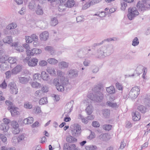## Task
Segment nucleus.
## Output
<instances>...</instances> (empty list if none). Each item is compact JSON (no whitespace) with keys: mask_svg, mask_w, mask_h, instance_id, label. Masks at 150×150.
<instances>
[{"mask_svg":"<svg viewBox=\"0 0 150 150\" xmlns=\"http://www.w3.org/2000/svg\"><path fill=\"white\" fill-rule=\"evenodd\" d=\"M97 91L94 94H91L88 98L92 100L97 102H101L103 98V92L104 90L102 86L99 85L96 88Z\"/></svg>","mask_w":150,"mask_h":150,"instance_id":"obj_1","label":"nucleus"},{"mask_svg":"<svg viewBox=\"0 0 150 150\" xmlns=\"http://www.w3.org/2000/svg\"><path fill=\"white\" fill-rule=\"evenodd\" d=\"M60 81L59 79L54 78L53 80V83L59 91L62 92L64 91L65 86L69 83L68 80L63 77L60 78Z\"/></svg>","mask_w":150,"mask_h":150,"instance_id":"obj_2","label":"nucleus"},{"mask_svg":"<svg viewBox=\"0 0 150 150\" xmlns=\"http://www.w3.org/2000/svg\"><path fill=\"white\" fill-rule=\"evenodd\" d=\"M127 17L130 20H133L135 17L139 14V13L135 7L129 8L128 9Z\"/></svg>","mask_w":150,"mask_h":150,"instance_id":"obj_3","label":"nucleus"},{"mask_svg":"<svg viewBox=\"0 0 150 150\" xmlns=\"http://www.w3.org/2000/svg\"><path fill=\"white\" fill-rule=\"evenodd\" d=\"M140 90L137 86H135L132 88L129 94V96L132 98H135L139 94Z\"/></svg>","mask_w":150,"mask_h":150,"instance_id":"obj_4","label":"nucleus"},{"mask_svg":"<svg viewBox=\"0 0 150 150\" xmlns=\"http://www.w3.org/2000/svg\"><path fill=\"white\" fill-rule=\"evenodd\" d=\"M9 91L11 94L16 95L18 93V89L16 83L13 81L11 82L8 84Z\"/></svg>","mask_w":150,"mask_h":150,"instance_id":"obj_5","label":"nucleus"},{"mask_svg":"<svg viewBox=\"0 0 150 150\" xmlns=\"http://www.w3.org/2000/svg\"><path fill=\"white\" fill-rule=\"evenodd\" d=\"M5 103L6 105L8 106V109L11 110L10 112L12 115H15L18 114V112L16 110L17 108H14L12 102L8 100H6Z\"/></svg>","mask_w":150,"mask_h":150,"instance_id":"obj_6","label":"nucleus"},{"mask_svg":"<svg viewBox=\"0 0 150 150\" xmlns=\"http://www.w3.org/2000/svg\"><path fill=\"white\" fill-rule=\"evenodd\" d=\"M81 127L79 124H74V128L71 130L72 134L75 136H78L81 133Z\"/></svg>","mask_w":150,"mask_h":150,"instance_id":"obj_7","label":"nucleus"},{"mask_svg":"<svg viewBox=\"0 0 150 150\" xmlns=\"http://www.w3.org/2000/svg\"><path fill=\"white\" fill-rule=\"evenodd\" d=\"M82 52L83 54V57L86 58L91 57L93 54L89 47H86L82 48Z\"/></svg>","mask_w":150,"mask_h":150,"instance_id":"obj_8","label":"nucleus"},{"mask_svg":"<svg viewBox=\"0 0 150 150\" xmlns=\"http://www.w3.org/2000/svg\"><path fill=\"white\" fill-rule=\"evenodd\" d=\"M3 123H2L1 125V129L4 132H6L9 129V124L10 120L7 118H4L3 119Z\"/></svg>","mask_w":150,"mask_h":150,"instance_id":"obj_9","label":"nucleus"},{"mask_svg":"<svg viewBox=\"0 0 150 150\" xmlns=\"http://www.w3.org/2000/svg\"><path fill=\"white\" fill-rule=\"evenodd\" d=\"M104 48L103 46L99 48L97 51L96 54V57L98 58H103L107 56L106 54Z\"/></svg>","mask_w":150,"mask_h":150,"instance_id":"obj_10","label":"nucleus"},{"mask_svg":"<svg viewBox=\"0 0 150 150\" xmlns=\"http://www.w3.org/2000/svg\"><path fill=\"white\" fill-rule=\"evenodd\" d=\"M103 47L105 52V54L107 56L110 55L114 51V47L112 45L109 44Z\"/></svg>","mask_w":150,"mask_h":150,"instance_id":"obj_11","label":"nucleus"},{"mask_svg":"<svg viewBox=\"0 0 150 150\" xmlns=\"http://www.w3.org/2000/svg\"><path fill=\"white\" fill-rule=\"evenodd\" d=\"M40 76L43 80L47 82L49 84H51L52 83L51 81H49L50 77L49 74L45 71H43L41 72Z\"/></svg>","mask_w":150,"mask_h":150,"instance_id":"obj_12","label":"nucleus"},{"mask_svg":"<svg viewBox=\"0 0 150 150\" xmlns=\"http://www.w3.org/2000/svg\"><path fill=\"white\" fill-rule=\"evenodd\" d=\"M102 0H90L89 1L85 4L83 6V8L84 9H86L89 7L91 6H92L99 3Z\"/></svg>","mask_w":150,"mask_h":150,"instance_id":"obj_13","label":"nucleus"},{"mask_svg":"<svg viewBox=\"0 0 150 150\" xmlns=\"http://www.w3.org/2000/svg\"><path fill=\"white\" fill-rule=\"evenodd\" d=\"M88 100H87V101L85 100L84 101V103L87 105V103L88 102ZM88 105L86 109V111L88 115H90L93 111V108L91 104H88Z\"/></svg>","mask_w":150,"mask_h":150,"instance_id":"obj_14","label":"nucleus"},{"mask_svg":"<svg viewBox=\"0 0 150 150\" xmlns=\"http://www.w3.org/2000/svg\"><path fill=\"white\" fill-rule=\"evenodd\" d=\"M38 61V59L35 58H32L29 59L28 61V64L30 67H34L37 65Z\"/></svg>","mask_w":150,"mask_h":150,"instance_id":"obj_15","label":"nucleus"},{"mask_svg":"<svg viewBox=\"0 0 150 150\" xmlns=\"http://www.w3.org/2000/svg\"><path fill=\"white\" fill-rule=\"evenodd\" d=\"M76 146L74 144H69V143H66L64 144L63 148L64 150H73L76 148Z\"/></svg>","mask_w":150,"mask_h":150,"instance_id":"obj_16","label":"nucleus"},{"mask_svg":"<svg viewBox=\"0 0 150 150\" xmlns=\"http://www.w3.org/2000/svg\"><path fill=\"white\" fill-rule=\"evenodd\" d=\"M18 45V42H15L12 44V46L15 47V49L19 52L23 51L24 49L23 47L21 46Z\"/></svg>","mask_w":150,"mask_h":150,"instance_id":"obj_17","label":"nucleus"},{"mask_svg":"<svg viewBox=\"0 0 150 150\" xmlns=\"http://www.w3.org/2000/svg\"><path fill=\"white\" fill-rule=\"evenodd\" d=\"M49 36L48 33L46 31L41 33L40 35V38L41 40L45 41L47 40Z\"/></svg>","mask_w":150,"mask_h":150,"instance_id":"obj_18","label":"nucleus"},{"mask_svg":"<svg viewBox=\"0 0 150 150\" xmlns=\"http://www.w3.org/2000/svg\"><path fill=\"white\" fill-rule=\"evenodd\" d=\"M69 63L64 61L59 62L58 64L59 68L62 69L67 68L69 67Z\"/></svg>","mask_w":150,"mask_h":150,"instance_id":"obj_19","label":"nucleus"},{"mask_svg":"<svg viewBox=\"0 0 150 150\" xmlns=\"http://www.w3.org/2000/svg\"><path fill=\"white\" fill-rule=\"evenodd\" d=\"M21 66L19 65H17L11 70V74L15 75L16 74L21 71Z\"/></svg>","mask_w":150,"mask_h":150,"instance_id":"obj_20","label":"nucleus"},{"mask_svg":"<svg viewBox=\"0 0 150 150\" xmlns=\"http://www.w3.org/2000/svg\"><path fill=\"white\" fill-rule=\"evenodd\" d=\"M69 76L72 78H74L78 76V72L75 69H71L68 72Z\"/></svg>","mask_w":150,"mask_h":150,"instance_id":"obj_21","label":"nucleus"},{"mask_svg":"<svg viewBox=\"0 0 150 150\" xmlns=\"http://www.w3.org/2000/svg\"><path fill=\"white\" fill-rule=\"evenodd\" d=\"M73 104L71 102L67 104L65 107V113H69L72 110Z\"/></svg>","mask_w":150,"mask_h":150,"instance_id":"obj_22","label":"nucleus"},{"mask_svg":"<svg viewBox=\"0 0 150 150\" xmlns=\"http://www.w3.org/2000/svg\"><path fill=\"white\" fill-rule=\"evenodd\" d=\"M144 2L141 3L139 2L137 5V8L141 11H144L147 9V7L146 6Z\"/></svg>","mask_w":150,"mask_h":150,"instance_id":"obj_23","label":"nucleus"},{"mask_svg":"<svg viewBox=\"0 0 150 150\" xmlns=\"http://www.w3.org/2000/svg\"><path fill=\"white\" fill-rule=\"evenodd\" d=\"M59 6L58 7V10L60 12L64 11L65 8L67 7L66 4H64V1L63 0H60Z\"/></svg>","mask_w":150,"mask_h":150,"instance_id":"obj_24","label":"nucleus"},{"mask_svg":"<svg viewBox=\"0 0 150 150\" xmlns=\"http://www.w3.org/2000/svg\"><path fill=\"white\" fill-rule=\"evenodd\" d=\"M132 115L133 120L134 121L139 120L141 118L140 114L138 112H133Z\"/></svg>","mask_w":150,"mask_h":150,"instance_id":"obj_25","label":"nucleus"},{"mask_svg":"<svg viewBox=\"0 0 150 150\" xmlns=\"http://www.w3.org/2000/svg\"><path fill=\"white\" fill-rule=\"evenodd\" d=\"M46 71L52 76H56V72L54 69L53 67H49L46 69Z\"/></svg>","mask_w":150,"mask_h":150,"instance_id":"obj_26","label":"nucleus"},{"mask_svg":"<svg viewBox=\"0 0 150 150\" xmlns=\"http://www.w3.org/2000/svg\"><path fill=\"white\" fill-rule=\"evenodd\" d=\"M99 138L103 141H107L109 139V135L107 133H104L100 135L99 136Z\"/></svg>","mask_w":150,"mask_h":150,"instance_id":"obj_27","label":"nucleus"},{"mask_svg":"<svg viewBox=\"0 0 150 150\" xmlns=\"http://www.w3.org/2000/svg\"><path fill=\"white\" fill-rule=\"evenodd\" d=\"M1 70L2 71H4L7 70L9 68V65L8 63H1L0 65Z\"/></svg>","mask_w":150,"mask_h":150,"instance_id":"obj_28","label":"nucleus"},{"mask_svg":"<svg viewBox=\"0 0 150 150\" xmlns=\"http://www.w3.org/2000/svg\"><path fill=\"white\" fill-rule=\"evenodd\" d=\"M34 121L33 118L32 117H29L25 119L23 121V123L25 124H30Z\"/></svg>","mask_w":150,"mask_h":150,"instance_id":"obj_29","label":"nucleus"},{"mask_svg":"<svg viewBox=\"0 0 150 150\" xmlns=\"http://www.w3.org/2000/svg\"><path fill=\"white\" fill-rule=\"evenodd\" d=\"M3 42L4 43L10 44L13 41L12 37L11 36H7L3 39Z\"/></svg>","mask_w":150,"mask_h":150,"instance_id":"obj_30","label":"nucleus"},{"mask_svg":"<svg viewBox=\"0 0 150 150\" xmlns=\"http://www.w3.org/2000/svg\"><path fill=\"white\" fill-rule=\"evenodd\" d=\"M48 62L51 64L55 65L58 62V61L54 58H50L47 60Z\"/></svg>","mask_w":150,"mask_h":150,"instance_id":"obj_31","label":"nucleus"},{"mask_svg":"<svg viewBox=\"0 0 150 150\" xmlns=\"http://www.w3.org/2000/svg\"><path fill=\"white\" fill-rule=\"evenodd\" d=\"M58 23L57 19L56 17H52L51 18L50 24L52 26L56 25Z\"/></svg>","mask_w":150,"mask_h":150,"instance_id":"obj_32","label":"nucleus"},{"mask_svg":"<svg viewBox=\"0 0 150 150\" xmlns=\"http://www.w3.org/2000/svg\"><path fill=\"white\" fill-rule=\"evenodd\" d=\"M66 141L69 143L74 142L77 141V139L71 135H68L66 137Z\"/></svg>","mask_w":150,"mask_h":150,"instance_id":"obj_33","label":"nucleus"},{"mask_svg":"<svg viewBox=\"0 0 150 150\" xmlns=\"http://www.w3.org/2000/svg\"><path fill=\"white\" fill-rule=\"evenodd\" d=\"M75 4L74 0H67L65 4L67 7L71 8L74 6Z\"/></svg>","mask_w":150,"mask_h":150,"instance_id":"obj_34","label":"nucleus"},{"mask_svg":"<svg viewBox=\"0 0 150 150\" xmlns=\"http://www.w3.org/2000/svg\"><path fill=\"white\" fill-rule=\"evenodd\" d=\"M19 81L22 83H27L29 80L28 78L25 77H20L18 78Z\"/></svg>","mask_w":150,"mask_h":150,"instance_id":"obj_35","label":"nucleus"},{"mask_svg":"<svg viewBox=\"0 0 150 150\" xmlns=\"http://www.w3.org/2000/svg\"><path fill=\"white\" fill-rule=\"evenodd\" d=\"M144 67L143 66L141 65H139L137 67L136 69V71L137 72V74L138 75H139L144 70Z\"/></svg>","mask_w":150,"mask_h":150,"instance_id":"obj_36","label":"nucleus"},{"mask_svg":"<svg viewBox=\"0 0 150 150\" xmlns=\"http://www.w3.org/2000/svg\"><path fill=\"white\" fill-rule=\"evenodd\" d=\"M36 12L38 15H42L43 13V11L42 8L39 5H38L37 6Z\"/></svg>","mask_w":150,"mask_h":150,"instance_id":"obj_37","label":"nucleus"},{"mask_svg":"<svg viewBox=\"0 0 150 150\" xmlns=\"http://www.w3.org/2000/svg\"><path fill=\"white\" fill-rule=\"evenodd\" d=\"M103 115L105 118L108 117L110 115V110L108 109L103 110L102 111Z\"/></svg>","mask_w":150,"mask_h":150,"instance_id":"obj_38","label":"nucleus"},{"mask_svg":"<svg viewBox=\"0 0 150 150\" xmlns=\"http://www.w3.org/2000/svg\"><path fill=\"white\" fill-rule=\"evenodd\" d=\"M107 92L110 94L114 93L115 92V89L113 86H110L106 88Z\"/></svg>","mask_w":150,"mask_h":150,"instance_id":"obj_39","label":"nucleus"},{"mask_svg":"<svg viewBox=\"0 0 150 150\" xmlns=\"http://www.w3.org/2000/svg\"><path fill=\"white\" fill-rule=\"evenodd\" d=\"M45 50L50 52L51 55L55 53V50L51 46H47L45 48Z\"/></svg>","mask_w":150,"mask_h":150,"instance_id":"obj_40","label":"nucleus"},{"mask_svg":"<svg viewBox=\"0 0 150 150\" xmlns=\"http://www.w3.org/2000/svg\"><path fill=\"white\" fill-rule=\"evenodd\" d=\"M30 85L32 87L34 88H38L41 86V84L37 82H33L31 83Z\"/></svg>","mask_w":150,"mask_h":150,"instance_id":"obj_41","label":"nucleus"},{"mask_svg":"<svg viewBox=\"0 0 150 150\" xmlns=\"http://www.w3.org/2000/svg\"><path fill=\"white\" fill-rule=\"evenodd\" d=\"M43 94V91L41 90H39L35 92V95L36 97L40 98L42 96Z\"/></svg>","mask_w":150,"mask_h":150,"instance_id":"obj_42","label":"nucleus"},{"mask_svg":"<svg viewBox=\"0 0 150 150\" xmlns=\"http://www.w3.org/2000/svg\"><path fill=\"white\" fill-rule=\"evenodd\" d=\"M32 50L33 56L35 54H39L42 52L41 50L40 49L34 48L32 49Z\"/></svg>","mask_w":150,"mask_h":150,"instance_id":"obj_43","label":"nucleus"},{"mask_svg":"<svg viewBox=\"0 0 150 150\" xmlns=\"http://www.w3.org/2000/svg\"><path fill=\"white\" fill-rule=\"evenodd\" d=\"M24 107L26 109H31L33 108V105L31 103L26 101L24 103Z\"/></svg>","mask_w":150,"mask_h":150,"instance_id":"obj_44","label":"nucleus"},{"mask_svg":"<svg viewBox=\"0 0 150 150\" xmlns=\"http://www.w3.org/2000/svg\"><path fill=\"white\" fill-rule=\"evenodd\" d=\"M57 75L58 76L60 77V78H62L63 77L65 79H67L64 76V73L62 71L58 70L57 71Z\"/></svg>","mask_w":150,"mask_h":150,"instance_id":"obj_45","label":"nucleus"},{"mask_svg":"<svg viewBox=\"0 0 150 150\" xmlns=\"http://www.w3.org/2000/svg\"><path fill=\"white\" fill-rule=\"evenodd\" d=\"M17 26V25L16 23H12L11 24L8 25L6 26V28L8 29H12L16 28Z\"/></svg>","mask_w":150,"mask_h":150,"instance_id":"obj_46","label":"nucleus"},{"mask_svg":"<svg viewBox=\"0 0 150 150\" xmlns=\"http://www.w3.org/2000/svg\"><path fill=\"white\" fill-rule=\"evenodd\" d=\"M107 105L112 108H117L118 107V105L116 103H112L109 101L107 102Z\"/></svg>","mask_w":150,"mask_h":150,"instance_id":"obj_47","label":"nucleus"},{"mask_svg":"<svg viewBox=\"0 0 150 150\" xmlns=\"http://www.w3.org/2000/svg\"><path fill=\"white\" fill-rule=\"evenodd\" d=\"M17 61V59L15 57H10L8 58V62L11 64L15 63Z\"/></svg>","mask_w":150,"mask_h":150,"instance_id":"obj_48","label":"nucleus"},{"mask_svg":"<svg viewBox=\"0 0 150 150\" xmlns=\"http://www.w3.org/2000/svg\"><path fill=\"white\" fill-rule=\"evenodd\" d=\"M121 9L122 10L124 11L127 6V3L123 0L121 1Z\"/></svg>","mask_w":150,"mask_h":150,"instance_id":"obj_49","label":"nucleus"},{"mask_svg":"<svg viewBox=\"0 0 150 150\" xmlns=\"http://www.w3.org/2000/svg\"><path fill=\"white\" fill-rule=\"evenodd\" d=\"M137 109L142 113H144L146 112V108L144 106L140 105L138 107Z\"/></svg>","mask_w":150,"mask_h":150,"instance_id":"obj_50","label":"nucleus"},{"mask_svg":"<svg viewBox=\"0 0 150 150\" xmlns=\"http://www.w3.org/2000/svg\"><path fill=\"white\" fill-rule=\"evenodd\" d=\"M85 149L86 150H95L97 149L96 146L88 145L86 146Z\"/></svg>","mask_w":150,"mask_h":150,"instance_id":"obj_51","label":"nucleus"},{"mask_svg":"<svg viewBox=\"0 0 150 150\" xmlns=\"http://www.w3.org/2000/svg\"><path fill=\"white\" fill-rule=\"evenodd\" d=\"M47 102V99L46 98H41L39 101V103L40 105H42L46 104Z\"/></svg>","mask_w":150,"mask_h":150,"instance_id":"obj_52","label":"nucleus"},{"mask_svg":"<svg viewBox=\"0 0 150 150\" xmlns=\"http://www.w3.org/2000/svg\"><path fill=\"white\" fill-rule=\"evenodd\" d=\"M19 142L24 141L26 137L24 134H22L19 135L18 137Z\"/></svg>","mask_w":150,"mask_h":150,"instance_id":"obj_53","label":"nucleus"},{"mask_svg":"<svg viewBox=\"0 0 150 150\" xmlns=\"http://www.w3.org/2000/svg\"><path fill=\"white\" fill-rule=\"evenodd\" d=\"M78 118L79 119H81L82 121V122L85 124H87L88 122V121L83 116L79 114L78 116Z\"/></svg>","mask_w":150,"mask_h":150,"instance_id":"obj_54","label":"nucleus"},{"mask_svg":"<svg viewBox=\"0 0 150 150\" xmlns=\"http://www.w3.org/2000/svg\"><path fill=\"white\" fill-rule=\"evenodd\" d=\"M8 60V58L6 56H3L1 57L0 59V62L1 63H7L6 62L7 60Z\"/></svg>","mask_w":150,"mask_h":150,"instance_id":"obj_55","label":"nucleus"},{"mask_svg":"<svg viewBox=\"0 0 150 150\" xmlns=\"http://www.w3.org/2000/svg\"><path fill=\"white\" fill-rule=\"evenodd\" d=\"M139 44V40L137 38L135 37L132 41V45L134 46L137 45Z\"/></svg>","mask_w":150,"mask_h":150,"instance_id":"obj_56","label":"nucleus"},{"mask_svg":"<svg viewBox=\"0 0 150 150\" xmlns=\"http://www.w3.org/2000/svg\"><path fill=\"white\" fill-rule=\"evenodd\" d=\"M20 132L19 126L13 128V133L14 134H16L19 133Z\"/></svg>","mask_w":150,"mask_h":150,"instance_id":"obj_57","label":"nucleus"},{"mask_svg":"<svg viewBox=\"0 0 150 150\" xmlns=\"http://www.w3.org/2000/svg\"><path fill=\"white\" fill-rule=\"evenodd\" d=\"M112 127L111 125H104L103 126V129L109 131L110 130Z\"/></svg>","mask_w":150,"mask_h":150,"instance_id":"obj_58","label":"nucleus"},{"mask_svg":"<svg viewBox=\"0 0 150 150\" xmlns=\"http://www.w3.org/2000/svg\"><path fill=\"white\" fill-rule=\"evenodd\" d=\"M47 64V62L44 60L40 61L39 63V65L42 67H44L46 66Z\"/></svg>","mask_w":150,"mask_h":150,"instance_id":"obj_59","label":"nucleus"},{"mask_svg":"<svg viewBox=\"0 0 150 150\" xmlns=\"http://www.w3.org/2000/svg\"><path fill=\"white\" fill-rule=\"evenodd\" d=\"M26 8L25 7H23L18 11V13L21 15H24L26 13Z\"/></svg>","mask_w":150,"mask_h":150,"instance_id":"obj_60","label":"nucleus"},{"mask_svg":"<svg viewBox=\"0 0 150 150\" xmlns=\"http://www.w3.org/2000/svg\"><path fill=\"white\" fill-rule=\"evenodd\" d=\"M31 39L33 41H37L38 40V37L35 34H33L30 36Z\"/></svg>","mask_w":150,"mask_h":150,"instance_id":"obj_61","label":"nucleus"},{"mask_svg":"<svg viewBox=\"0 0 150 150\" xmlns=\"http://www.w3.org/2000/svg\"><path fill=\"white\" fill-rule=\"evenodd\" d=\"M0 139L4 142H5L6 141V137L3 134H0Z\"/></svg>","mask_w":150,"mask_h":150,"instance_id":"obj_62","label":"nucleus"},{"mask_svg":"<svg viewBox=\"0 0 150 150\" xmlns=\"http://www.w3.org/2000/svg\"><path fill=\"white\" fill-rule=\"evenodd\" d=\"M34 5L35 3L33 1H31L29 3L28 5L29 8L31 10L33 9L34 8Z\"/></svg>","mask_w":150,"mask_h":150,"instance_id":"obj_63","label":"nucleus"},{"mask_svg":"<svg viewBox=\"0 0 150 150\" xmlns=\"http://www.w3.org/2000/svg\"><path fill=\"white\" fill-rule=\"evenodd\" d=\"M11 125L13 128L19 126V125L17 122L15 121H13L11 122Z\"/></svg>","mask_w":150,"mask_h":150,"instance_id":"obj_64","label":"nucleus"}]
</instances>
